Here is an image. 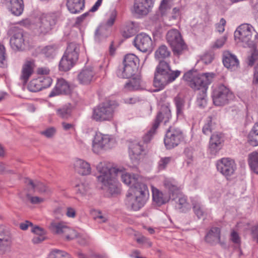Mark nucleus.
<instances>
[{
	"instance_id": "obj_6",
	"label": "nucleus",
	"mask_w": 258,
	"mask_h": 258,
	"mask_svg": "<svg viewBox=\"0 0 258 258\" xmlns=\"http://www.w3.org/2000/svg\"><path fill=\"white\" fill-rule=\"evenodd\" d=\"M166 39L172 48L174 55L179 56L188 50L187 45L177 30H169L166 34Z\"/></svg>"
},
{
	"instance_id": "obj_41",
	"label": "nucleus",
	"mask_w": 258,
	"mask_h": 258,
	"mask_svg": "<svg viewBox=\"0 0 258 258\" xmlns=\"http://www.w3.org/2000/svg\"><path fill=\"white\" fill-rule=\"evenodd\" d=\"M72 112L71 105L70 104H66L56 110L57 115L62 118H68Z\"/></svg>"
},
{
	"instance_id": "obj_25",
	"label": "nucleus",
	"mask_w": 258,
	"mask_h": 258,
	"mask_svg": "<svg viewBox=\"0 0 258 258\" xmlns=\"http://www.w3.org/2000/svg\"><path fill=\"white\" fill-rule=\"evenodd\" d=\"M5 4L13 15L19 16L23 13L24 8L23 0H5Z\"/></svg>"
},
{
	"instance_id": "obj_36",
	"label": "nucleus",
	"mask_w": 258,
	"mask_h": 258,
	"mask_svg": "<svg viewBox=\"0 0 258 258\" xmlns=\"http://www.w3.org/2000/svg\"><path fill=\"white\" fill-rule=\"evenodd\" d=\"M25 182L40 192L48 194L51 191L50 189L47 186L41 182L36 181L34 182L30 179H26Z\"/></svg>"
},
{
	"instance_id": "obj_21",
	"label": "nucleus",
	"mask_w": 258,
	"mask_h": 258,
	"mask_svg": "<svg viewBox=\"0 0 258 258\" xmlns=\"http://www.w3.org/2000/svg\"><path fill=\"white\" fill-rule=\"evenodd\" d=\"M121 170L120 173H118L116 176H120L121 180L125 184L130 185L131 186L130 188H136L137 187V185H141V184H145L144 183L141 182V177L138 175L124 173L122 169H119Z\"/></svg>"
},
{
	"instance_id": "obj_54",
	"label": "nucleus",
	"mask_w": 258,
	"mask_h": 258,
	"mask_svg": "<svg viewBox=\"0 0 258 258\" xmlns=\"http://www.w3.org/2000/svg\"><path fill=\"white\" fill-rule=\"evenodd\" d=\"M5 240L11 241V237L8 231H6L3 227H0V242Z\"/></svg>"
},
{
	"instance_id": "obj_7",
	"label": "nucleus",
	"mask_w": 258,
	"mask_h": 258,
	"mask_svg": "<svg viewBox=\"0 0 258 258\" xmlns=\"http://www.w3.org/2000/svg\"><path fill=\"white\" fill-rule=\"evenodd\" d=\"M171 116V112L169 108L167 107H164L161 111L158 113L151 128L143 136L142 141H141L142 143L147 145L152 140L153 136L156 133L160 123L163 120H164V123H166L168 121Z\"/></svg>"
},
{
	"instance_id": "obj_17",
	"label": "nucleus",
	"mask_w": 258,
	"mask_h": 258,
	"mask_svg": "<svg viewBox=\"0 0 258 258\" xmlns=\"http://www.w3.org/2000/svg\"><path fill=\"white\" fill-rule=\"evenodd\" d=\"M13 36L10 39V44L15 50H22L25 47L23 31L17 27L12 30Z\"/></svg>"
},
{
	"instance_id": "obj_15",
	"label": "nucleus",
	"mask_w": 258,
	"mask_h": 258,
	"mask_svg": "<svg viewBox=\"0 0 258 258\" xmlns=\"http://www.w3.org/2000/svg\"><path fill=\"white\" fill-rule=\"evenodd\" d=\"M134 44L137 49L143 52H151L153 48L151 37L144 33L138 34L135 37Z\"/></svg>"
},
{
	"instance_id": "obj_31",
	"label": "nucleus",
	"mask_w": 258,
	"mask_h": 258,
	"mask_svg": "<svg viewBox=\"0 0 258 258\" xmlns=\"http://www.w3.org/2000/svg\"><path fill=\"white\" fill-rule=\"evenodd\" d=\"M248 65L254 67L253 83L258 84V51L254 50L248 57Z\"/></svg>"
},
{
	"instance_id": "obj_50",
	"label": "nucleus",
	"mask_w": 258,
	"mask_h": 258,
	"mask_svg": "<svg viewBox=\"0 0 258 258\" xmlns=\"http://www.w3.org/2000/svg\"><path fill=\"white\" fill-rule=\"evenodd\" d=\"M11 241H1L0 242V254H4L10 251L11 249Z\"/></svg>"
},
{
	"instance_id": "obj_63",
	"label": "nucleus",
	"mask_w": 258,
	"mask_h": 258,
	"mask_svg": "<svg viewBox=\"0 0 258 258\" xmlns=\"http://www.w3.org/2000/svg\"><path fill=\"white\" fill-rule=\"evenodd\" d=\"M136 241L139 243L146 244L148 247L152 246L151 242H150L148 238L143 236L137 238Z\"/></svg>"
},
{
	"instance_id": "obj_14",
	"label": "nucleus",
	"mask_w": 258,
	"mask_h": 258,
	"mask_svg": "<svg viewBox=\"0 0 258 258\" xmlns=\"http://www.w3.org/2000/svg\"><path fill=\"white\" fill-rule=\"evenodd\" d=\"M60 17L61 13L59 12L49 13L42 17L39 26L40 32L43 34L48 32L56 24L57 21L60 19Z\"/></svg>"
},
{
	"instance_id": "obj_19",
	"label": "nucleus",
	"mask_w": 258,
	"mask_h": 258,
	"mask_svg": "<svg viewBox=\"0 0 258 258\" xmlns=\"http://www.w3.org/2000/svg\"><path fill=\"white\" fill-rule=\"evenodd\" d=\"M154 0H135L134 12L139 15H146L153 6Z\"/></svg>"
},
{
	"instance_id": "obj_24",
	"label": "nucleus",
	"mask_w": 258,
	"mask_h": 258,
	"mask_svg": "<svg viewBox=\"0 0 258 258\" xmlns=\"http://www.w3.org/2000/svg\"><path fill=\"white\" fill-rule=\"evenodd\" d=\"M35 67V60L33 59L26 60L23 64L20 79L24 85L27 83L29 78L33 73Z\"/></svg>"
},
{
	"instance_id": "obj_62",
	"label": "nucleus",
	"mask_w": 258,
	"mask_h": 258,
	"mask_svg": "<svg viewBox=\"0 0 258 258\" xmlns=\"http://www.w3.org/2000/svg\"><path fill=\"white\" fill-rule=\"evenodd\" d=\"M14 172L8 168L7 165L2 162H0V174L5 173H14Z\"/></svg>"
},
{
	"instance_id": "obj_34",
	"label": "nucleus",
	"mask_w": 258,
	"mask_h": 258,
	"mask_svg": "<svg viewBox=\"0 0 258 258\" xmlns=\"http://www.w3.org/2000/svg\"><path fill=\"white\" fill-rule=\"evenodd\" d=\"M248 142L252 146H258V122L255 123L247 136Z\"/></svg>"
},
{
	"instance_id": "obj_28",
	"label": "nucleus",
	"mask_w": 258,
	"mask_h": 258,
	"mask_svg": "<svg viewBox=\"0 0 258 258\" xmlns=\"http://www.w3.org/2000/svg\"><path fill=\"white\" fill-rule=\"evenodd\" d=\"M221 230L219 228L212 227L205 236V241L211 244H221L220 242Z\"/></svg>"
},
{
	"instance_id": "obj_58",
	"label": "nucleus",
	"mask_w": 258,
	"mask_h": 258,
	"mask_svg": "<svg viewBox=\"0 0 258 258\" xmlns=\"http://www.w3.org/2000/svg\"><path fill=\"white\" fill-rule=\"evenodd\" d=\"M184 154L186 157V163L188 165L191 163L193 161V155L192 150L189 148L184 150Z\"/></svg>"
},
{
	"instance_id": "obj_20",
	"label": "nucleus",
	"mask_w": 258,
	"mask_h": 258,
	"mask_svg": "<svg viewBox=\"0 0 258 258\" xmlns=\"http://www.w3.org/2000/svg\"><path fill=\"white\" fill-rule=\"evenodd\" d=\"M224 140L221 133L212 134L209 142V150L212 155H216L222 148Z\"/></svg>"
},
{
	"instance_id": "obj_5",
	"label": "nucleus",
	"mask_w": 258,
	"mask_h": 258,
	"mask_svg": "<svg viewBox=\"0 0 258 258\" xmlns=\"http://www.w3.org/2000/svg\"><path fill=\"white\" fill-rule=\"evenodd\" d=\"M139 64V59L137 56L134 54H126L116 71L117 76L121 78L132 77L137 71Z\"/></svg>"
},
{
	"instance_id": "obj_3",
	"label": "nucleus",
	"mask_w": 258,
	"mask_h": 258,
	"mask_svg": "<svg viewBox=\"0 0 258 258\" xmlns=\"http://www.w3.org/2000/svg\"><path fill=\"white\" fill-rule=\"evenodd\" d=\"M136 188L130 189L125 200V204L134 211H139L145 204L149 191L146 184L138 185Z\"/></svg>"
},
{
	"instance_id": "obj_33",
	"label": "nucleus",
	"mask_w": 258,
	"mask_h": 258,
	"mask_svg": "<svg viewBox=\"0 0 258 258\" xmlns=\"http://www.w3.org/2000/svg\"><path fill=\"white\" fill-rule=\"evenodd\" d=\"M171 54V52L168 47L165 45H162L158 47L155 52V57L158 61L165 60L168 58Z\"/></svg>"
},
{
	"instance_id": "obj_60",
	"label": "nucleus",
	"mask_w": 258,
	"mask_h": 258,
	"mask_svg": "<svg viewBox=\"0 0 258 258\" xmlns=\"http://www.w3.org/2000/svg\"><path fill=\"white\" fill-rule=\"evenodd\" d=\"M169 0H162L160 7L159 10L162 14V15H163L166 12V10L168 9H169V7L168 6V2Z\"/></svg>"
},
{
	"instance_id": "obj_9",
	"label": "nucleus",
	"mask_w": 258,
	"mask_h": 258,
	"mask_svg": "<svg viewBox=\"0 0 258 258\" xmlns=\"http://www.w3.org/2000/svg\"><path fill=\"white\" fill-rule=\"evenodd\" d=\"M183 139L182 131L175 126H170L165 135L164 142L167 149H171L177 146Z\"/></svg>"
},
{
	"instance_id": "obj_40",
	"label": "nucleus",
	"mask_w": 258,
	"mask_h": 258,
	"mask_svg": "<svg viewBox=\"0 0 258 258\" xmlns=\"http://www.w3.org/2000/svg\"><path fill=\"white\" fill-rule=\"evenodd\" d=\"M215 123L212 121V117H208L202 128V132L205 135H210L215 130Z\"/></svg>"
},
{
	"instance_id": "obj_46",
	"label": "nucleus",
	"mask_w": 258,
	"mask_h": 258,
	"mask_svg": "<svg viewBox=\"0 0 258 258\" xmlns=\"http://www.w3.org/2000/svg\"><path fill=\"white\" fill-rule=\"evenodd\" d=\"M177 203L178 208L182 209V212H185L190 209V206L187 203L186 199L185 197H179Z\"/></svg>"
},
{
	"instance_id": "obj_10",
	"label": "nucleus",
	"mask_w": 258,
	"mask_h": 258,
	"mask_svg": "<svg viewBox=\"0 0 258 258\" xmlns=\"http://www.w3.org/2000/svg\"><path fill=\"white\" fill-rule=\"evenodd\" d=\"M114 139L108 135L97 132L92 143V150L95 153H99L102 150L111 148L114 145Z\"/></svg>"
},
{
	"instance_id": "obj_27",
	"label": "nucleus",
	"mask_w": 258,
	"mask_h": 258,
	"mask_svg": "<svg viewBox=\"0 0 258 258\" xmlns=\"http://www.w3.org/2000/svg\"><path fill=\"white\" fill-rule=\"evenodd\" d=\"M75 170L81 175H88L91 172L90 164L83 159L77 158L74 163Z\"/></svg>"
},
{
	"instance_id": "obj_22",
	"label": "nucleus",
	"mask_w": 258,
	"mask_h": 258,
	"mask_svg": "<svg viewBox=\"0 0 258 258\" xmlns=\"http://www.w3.org/2000/svg\"><path fill=\"white\" fill-rule=\"evenodd\" d=\"M71 92L70 86L63 79H59L54 89L50 92L48 96L52 97L60 94H68Z\"/></svg>"
},
{
	"instance_id": "obj_35",
	"label": "nucleus",
	"mask_w": 258,
	"mask_h": 258,
	"mask_svg": "<svg viewBox=\"0 0 258 258\" xmlns=\"http://www.w3.org/2000/svg\"><path fill=\"white\" fill-rule=\"evenodd\" d=\"M76 62L74 60L71 59L70 57L64 54L59 62V69L62 71H68L73 67Z\"/></svg>"
},
{
	"instance_id": "obj_42",
	"label": "nucleus",
	"mask_w": 258,
	"mask_h": 258,
	"mask_svg": "<svg viewBox=\"0 0 258 258\" xmlns=\"http://www.w3.org/2000/svg\"><path fill=\"white\" fill-rule=\"evenodd\" d=\"M28 89L32 92H36L42 90V86L40 84V81L38 78L33 79L28 85Z\"/></svg>"
},
{
	"instance_id": "obj_11",
	"label": "nucleus",
	"mask_w": 258,
	"mask_h": 258,
	"mask_svg": "<svg viewBox=\"0 0 258 258\" xmlns=\"http://www.w3.org/2000/svg\"><path fill=\"white\" fill-rule=\"evenodd\" d=\"M233 97L229 88L223 85H220L214 89L212 94L213 103L216 106H223L227 104Z\"/></svg>"
},
{
	"instance_id": "obj_51",
	"label": "nucleus",
	"mask_w": 258,
	"mask_h": 258,
	"mask_svg": "<svg viewBox=\"0 0 258 258\" xmlns=\"http://www.w3.org/2000/svg\"><path fill=\"white\" fill-rule=\"evenodd\" d=\"M164 185L170 192H174L177 189V185L174 181L169 179H165L164 181Z\"/></svg>"
},
{
	"instance_id": "obj_16",
	"label": "nucleus",
	"mask_w": 258,
	"mask_h": 258,
	"mask_svg": "<svg viewBox=\"0 0 258 258\" xmlns=\"http://www.w3.org/2000/svg\"><path fill=\"white\" fill-rule=\"evenodd\" d=\"M217 170L226 177L233 175L236 169L234 160L229 158H223L217 162Z\"/></svg>"
},
{
	"instance_id": "obj_43",
	"label": "nucleus",
	"mask_w": 258,
	"mask_h": 258,
	"mask_svg": "<svg viewBox=\"0 0 258 258\" xmlns=\"http://www.w3.org/2000/svg\"><path fill=\"white\" fill-rule=\"evenodd\" d=\"M140 87V81L139 79H132L124 85V88L127 91L137 90Z\"/></svg>"
},
{
	"instance_id": "obj_48",
	"label": "nucleus",
	"mask_w": 258,
	"mask_h": 258,
	"mask_svg": "<svg viewBox=\"0 0 258 258\" xmlns=\"http://www.w3.org/2000/svg\"><path fill=\"white\" fill-rule=\"evenodd\" d=\"M172 158L171 157H165L161 158L158 162V167L160 170L165 169L167 165L171 162Z\"/></svg>"
},
{
	"instance_id": "obj_52",
	"label": "nucleus",
	"mask_w": 258,
	"mask_h": 258,
	"mask_svg": "<svg viewBox=\"0 0 258 258\" xmlns=\"http://www.w3.org/2000/svg\"><path fill=\"white\" fill-rule=\"evenodd\" d=\"M175 102L177 115L181 114L184 106V102L183 99L179 97H176L175 98Z\"/></svg>"
},
{
	"instance_id": "obj_61",
	"label": "nucleus",
	"mask_w": 258,
	"mask_h": 258,
	"mask_svg": "<svg viewBox=\"0 0 258 258\" xmlns=\"http://www.w3.org/2000/svg\"><path fill=\"white\" fill-rule=\"evenodd\" d=\"M31 230L32 232L34 233L35 234V235H42L44 236L45 234V230L43 228H41L38 226H33Z\"/></svg>"
},
{
	"instance_id": "obj_4",
	"label": "nucleus",
	"mask_w": 258,
	"mask_h": 258,
	"mask_svg": "<svg viewBox=\"0 0 258 258\" xmlns=\"http://www.w3.org/2000/svg\"><path fill=\"white\" fill-rule=\"evenodd\" d=\"M213 76V74H200L196 71H189L184 74L183 79L189 82V86L195 92H197L204 88L208 89V86L211 83Z\"/></svg>"
},
{
	"instance_id": "obj_47",
	"label": "nucleus",
	"mask_w": 258,
	"mask_h": 258,
	"mask_svg": "<svg viewBox=\"0 0 258 258\" xmlns=\"http://www.w3.org/2000/svg\"><path fill=\"white\" fill-rule=\"evenodd\" d=\"M192 206L194 213L198 217V218H201L202 217H203L204 212L200 204L197 201H193Z\"/></svg>"
},
{
	"instance_id": "obj_32",
	"label": "nucleus",
	"mask_w": 258,
	"mask_h": 258,
	"mask_svg": "<svg viewBox=\"0 0 258 258\" xmlns=\"http://www.w3.org/2000/svg\"><path fill=\"white\" fill-rule=\"evenodd\" d=\"M79 44L75 42H71L69 43L64 54L76 61L79 58Z\"/></svg>"
},
{
	"instance_id": "obj_64",
	"label": "nucleus",
	"mask_w": 258,
	"mask_h": 258,
	"mask_svg": "<svg viewBox=\"0 0 258 258\" xmlns=\"http://www.w3.org/2000/svg\"><path fill=\"white\" fill-rule=\"evenodd\" d=\"M251 236L253 240L258 243V225L252 228Z\"/></svg>"
},
{
	"instance_id": "obj_56",
	"label": "nucleus",
	"mask_w": 258,
	"mask_h": 258,
	"mask_svg": "<svg viewBox=\"0 0 258 258\" xmlns=\"http://www.w3.org/2000/svg\"><path fill=\"white\" fill-rule=\"evenodd\" d=\"M6 62L5 49L4 45L0 44V67H4Z\"/></svg>"
},
{
	"instance_id": "obj_53",
	"label": "nucleus",
	"mask_w": 258,
	"mask_h": 258,
	"mask_svg": "<svg viewBox=\"0 0 258 258\" xmlns=\"http://www.w3.org/2000/svg\"><path fill=\"white\" fill-rule=\"evenodd\" d=\"M89 189L88 185L84 183L78 184L75 187L76 191L81 195H84L86 193Z\"/></svg>"
},
{
	"instance_id": "obj_45",
	"label": "nucleus",
	"mask_w": 258,
	"mask_h": 258,
	"mask_svg": "<svg viewBox=\"0 0 258 258\" xmlns=\"http://www.w3.org/2000/svg\"><path fill=\"white\" fill-rule=\"evenodd\" d=\"M56 47L54 45H48L45 46L42 50V53L47 57H53L56 51Z\"/></svg>"
},
{
	"instance_id": "obj_29",
	"label": "nucleus",
	"mask_w": 258,
	"mask_h": 258,
	"mask_svg": "<svg viewBox=\"0 0 258 258\" xmlns=\"http://www.w3.org/2000/svg\"><path fill=\"white\" fill-rule=\"evenodd\" d=\"M66 5L71 13L78 14L85 7V0H67Z\"/></svg>"
},
{
	"instance_id": "obj_44",
	"label": "nucleus",
	"mask_w": 258,
	"mask_h": 258,
	"mask_svg": "<svg viewBox=\"0 0 258 258\" xmlns=\"http://www.w3.org/2000/svg\"><path fill=\"white\" fill-rule=\"evenodd\" d=\"M49 258H71L70 255L64 251L55 249L49 255Z\"/></svg>"
},
{
	"instance_id": "obj_13",
	"label": "nucleus",
	"mask_w": 258,
	"mask_h": 258,
	"mask_svg": "<svg viewBox=\"0 0 258 258\" xmlns=\"http://www.w3.org/2000/svg\"><path fill=\"white\" fill-rule=\"evenodd\" d=\"M252 27L248 24H243L240 25L234 32V37L236 40H238L245 43L248 45L252 44V43L257 37V34H255L254 39H252L251 31Z\"/></svg>"
},
{
	"instance_id": "obj_55",
	"label": "nucleus",
	"mask_w": 258,
	"mask_h": 258,
	"mask_svg": "<svg viewBox=\"0 0 258 258\" xmlns=\"http://www.w3.org/2000/svg\"><path fill=\"white\" fill-rule=\"evenodd\" d=\"M116 16L117 12L115 10H113L110 12L109 19L106 22V25L108 26L111 27L113 25L116 19Z\"/></svg>"
},
{
	"instance_id": "obj_30",
	"label": "nucleus",
	"mask_w": 258,
	"mask_h": 258,
	"mask_svg": "<svg viewBox=\"0 0 258 258\" xmlns=\"http://www.w3.org/2000/svg\"><path fill=\"white\" fill-rule=\"evenodd\" d=\"M152 197L153 201L158 206L165 204L170 198L169 194H164L156 188L152 189Z\"/></svg>"
},
{
	"instance_id": "obj_23",
	"label": "nucleus",
	"mask_w": 258,
	"mask_h": 258,
	"mask_svg": "<svg viewBox=\"0 0 258 258\" xmlns=\"http://www.w3.org/2000/svg\"><path fill=\"white\" fill-rule=\"evenodd\" d=\"M95 73L92 68H84L78 74L77 79L82 85H88L95 79Z\"/></svg>"
},
{
	"instance_id": "obj_39",
	"label": "nucleus",
	"mask_w": 258,
	"mask_h": 258,
	"mask_svg": "<svg viewBox=\"0 0 258 258\" xmlns=\"http://www.w3.org/2000/svg\"><path fill=\"white\" fill-rule=\"evenodd\" d=\"M136 33L135 25L133 22L127 23L122 29V36L126 38H129Z\"/></svg>"
},
{
	"instance_id": "obj_1",
	"label": "nucleus",
	"mask_w": 258,
	"mask_h": 258,
	"mask_svg": "<svg viewBox=\"0 0 258 258\" xmlns=\"http://www.w3.org/2000/svg\"><path fill=\"white\" fill-rule=\"evenodd\" d=\"M99 173L97 176L98 182L101 184L102 189L106 190L108 194L113 196L119 192L115 176L121 172L117 168H109L102 162L96 166Z\"/></svg>"
},
{
	"instance_id": "obj_26",
	"label": "nucleus",
	"mask_w": 258,
	"mask_h": 258,
	"mask_svg": "<svg viewBox=\"0 0 258 258\" xmlns=\"http://www.w3.org/2000/svg\"><path fill=\"white\" fill-rule=\"evenodd\" d=\"M223 63L227 69L234 71L239 66V60L236 56L229 51H225L223 55Z\"/></svg>"
},
{
	"instance_id": "obj_57",
	"label": "nucleus",
	"mask_w": 258,
	"mask_h": 258,
	"mask_svg": "<svg viewBox=\"0 0 258 258\" xmlns=\"http://www.w3.org/2000/svg\"><path fill=\"white\" fill-rule=\"evenodd\" d=\"M56 130L54 127H49L41 132V134L47 138H52L55 134Z\"/></svg>"
},
{
	"instance_id": "obj_49",
	"label": "nucleus",
	"mask_w": 258,
	"mask_h": 258,
	"mask_svg": "<svg viewBox=\"0 0 258 258\" xmlns=\"http://www.w3.org/2000/svg\"><path fill=\"white\" fill-rule=\"evenodd\" d=\"M38 79L40 81L41 86H42V89L49 87L52 82L51 78L49 77H40Z\"/></svg>"
},
{
	"instance_id": "obj_38",
	"label": "nucleus",
	"mask_w": 258,
	"mask_h": 258,
	"mask_svg": "<svg viewBox=\"0 0 258 258\" xmlns=\"http://www.w3.org/2000/svg\"><path fill=\"white\" fill-rule=\"evenodd\" d=\"M248 164L251 170L258 174V153L253 152L249 154Z\"/></svg>"
},
{
	"instance_id": "obj_59",
	"label": "nucleus",
	"mask_w": 258,
	"mask_h": 258,
	"mask_svg": "<svg viewBox=\"0 0 258 258\" xmlns=\"http://www.w3.org/2000/svg\"><path fill=\"white\" fill-rule=\"evenodd\" d=\"M227 40V37L226 36H224L221 38L217 39L216 41L215 42L213 48H221L225 43Z\"/></svg>"
},
{
	"instance_id": "obj_8",
	"label": "nucleus",
	"mask_w": 258,
	"mask_h": 258,
	"mask_svg": "<svg viewBox=\"0 0 258 258\" xmlns=\"http://www.w3.org/2000/svg\"><path fill=\"white\" fill-rule=\"evenodd\" d=\"M113 112L110 103L103 102L94 108L91 118L96 121H109L113 118Z\"/></svg>"
},
{
	"instance_id": "obj_37",
	"label": "nucleus",
	"mask_w": 258,
	"mask_h": 258,
	"mask_svg": "<svg viewBox=\"0 0 258 258\" xmlns=\"http://www.w3.org/2000/svg\"><path fill=\"white\" fill-rule=\"evenodd\" d=\"M207 89H203L199 91L196 92L197 96V104L201 108L205 107L207 105Z\"/></svg>"
},
{
	"instance_id": "obj_18",
	"label": "nucleus",
	"mask_w": 258,
	"mask_h": 258,
	"mask_svg": "<svg viewBox=\"0 0 258 258\" xmlns=\"http://www.w3.org/2000/svg\"><path fill=\"white\" fill-rule=\"evenodd\" d=\"M131 157L132 159L139 161L148 152V145H144L142 142H135L130 147Z\"/></svg>"
},
{
	"instance_id": "obj_12",
	"label": "nucleus",
	"mask_w": 258,
	"mask_h": 258,
	"mask_svg": "<svg viewBox=\"0 0 258 258\" xmlns=\"http://www.w3.org/2000/svg\"><path fill=\"white\" fill-rule=\"evenodd\" d=\"M49 228L52 232L61 235L67 240H71L77 237L76 231L71 229L62 222L52 221Z\"/></svg>"
},
{
	"instance_id": "obj_2",
	"label": "nucleus",
	"mask_w": 258,
	"mask_h": 258,
	"mask_svg": "<svg viewBox=\"0 0 258 258\" xmlns=\"http://www.w3.org/2000/svg\"><path fill=\"white\" fill-rule=\"evenodd\" d=\"M181 72L172 71L169 62L166 60L159 61L154 73V86L158 91L163 89L167 84L179 77Z\"/></svg>"
}]
</instances>
